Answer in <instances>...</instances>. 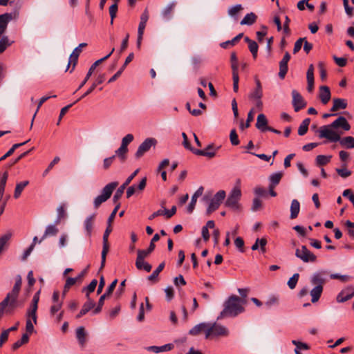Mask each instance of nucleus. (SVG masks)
Here are the masks:
<instances>
[{
    "mask_svg": "<svg viewBox=\"0 0 354 354\" xmlns=\"http://www.w3.org/2000/svg\"><path fill=\"white\" fill-rule=\"evenodd\" d=\"M342 128L344 131H349L351 126L346 118L338 117L331 124L321 127L318 131L319 138H326L330 142H336L340 140V134L336 132L334 129Z\"/></svg>",
    "mask_w": 354,
    "mask_h": 354,
    "instance_id": "nucleus-1",
    "label": "nucleus"
},
{
    "mask_svg": "<svg viewBox=\"0 0 354 354\" xmlns=\"http://www.w3.org/2000/svg\"><path fill=\"white\" fill-rule=\"evenodd\" d=\"M246 304L245 299H241L236 295H231L224 304V308L218 319L225 316L236 317L244 311L243 306Z\"/></svg>",
    "mask_w": 354,
    "mask_h": 354,
    "instance_id": "nucleus-2",
    "label": "nucleus"
},
{
    "mask_svg": "<svg viewBox=\"0 0 354 354\" xmlns=\"http://www.w3.org/2000/svg\"><path fill=\"white\" fill-rule=\"evenodd\" d=\"M230 331L227 328L216 322L209 323L205 339H211L218 337H227Z\"/></svg>",
    "mask_w": 354,
    "mask_h": 354,
    "instance_id": "nucleus-3",
    "label": "nucleus"
},
{
    "mask_svg": "<svg viewBox=\"0 0 354 354\" xmlns=\"http://www.w3.org/2000/svg\"><path fill=\"white\" fill-rule=\"evenodd\" d=\"M118 185V182H111L108 183L102 189L101 194L94 199L93 205L95 208H98L102 203L106 201L111 197L113 190Z\"/></svg>",
    "mask_w": 354,
    "mask_h": 354,
    "instance_id": "nucleus-4",
    "label": "nucleus"
},
{
    "mask_svg": "<svg viewBox=\"0 0 354 354\" xmlns=\"http://www.w3.org/2000/svg\"><path fill=\"white\" fill-rule=\"evenodd\" d=\"M241 197V191L239 185H236L230 192L226 201L225 206L233 209L239 207V201Z\"/></svg>",
    "mask_w": 354,
    "mask_h": 354,
    "instance_id": "nucleus-5",
    "label": "nucleus"
},
{
    "mask_svg": "<svg viewBox=\"0 0 354 354\" xmlns=\"http://www.w3.org/2000/svg\"><path fill=\"white\" fill-rule=\"evenodd\" d=\"M21 277L18 275L16 278L15 283L10 292L8 293L6 298L3 300H6L10 304V306L12 308L17 307V299L21 286Z\"/></svg>",
    "mask_w": 354,
    "mask_h": 354,
    "instance_id": "nucleus-6",
    "label": "nucleus"
},
{
    "mask_svg": "<svg viewBox=\"0 0 354 354\" xmlns=\"http://www.w3.org/2000/svg\"><path fill=\"white\" fill-rule=\"evenodd\" d=\"M295 256L304 263H314L317 261L316 255L311 252L306 245H302L301 248L296 249Z\"/></svg>",
    "mask_w": 354,
    "mask_h": 354,
    "instance_id": "nucleus-7",
    "label": "nucleus"
},
{
    "mask_svg": "<svg viewBox=\"0 0 354 354\" xmlns=\"http://www.w3.org/2000/svg\"><path fill=\"white\" fill-rule=\"evenodd\" d=\"M226 196V193L224 190L218 191L212 198L209 206L207 209V214L210 215L212 212L216 211L222 203Z\"/></svg>",
    "mask_w": 354,
    "mask_h": 354,
    "instance_id": "nucleus-8",
    "label": "nucleus"
},
{
    "mask_svg": "<svg viewBox=\"0 0 354 354\" xmlns=\"http://www.w3.org/2000/svg\"><path fill=\"white\" fill-rule=\"evenodd\" d=\"M117 283L118 279H115L114 281H113L112 283L106 289V292L100 297L97 307L94 308V310L92 312L93 315L98 314L101 312L102 306L104 305V300L112 294Z\"/></svg>",
    "mask_w": 354,
    "mask_h": 354,
    "instance_id": "nucleus-9",
    "label": "nucleus"
},
{
    "mask_svg": "<svg viewBox=\"0 0 354 354\" xmlns=\"http://www.w3.org/2000/svg\"><path fill=\"white\" fill-rule=\"evenodd\" d=\"M112 231V227L111 224H108V226L103 234V246L101 256V267L100 268H103L105 266L106 262V257L109 250V244L108 242V239L110 233Z\"/></svg>",
    "mask_w": 354,
    "mask_h": 354,
    "instance_id": "nucleus-10",
    "label": "nucleus"
},
{
    "mask_svg": "<svg viewBox=\"0 0 354 354\" xmlns=\"http://www.w3.org/2000/svg\"><path fill=\"white\" fill-rule=\"evenodd\" d=\"M157 143V140L153 138L145 139L138 147L135 156L136 158H141L146 152H147L151 147H154Z\"/></svg>",
    "mask_w": 354,
    "mask_h": 354,
    "instance_id": "nucleus-11",
    "label": "nucleus"
},
{
    "mask_svg": "<svg viewBox=\"0 0 354 354\" xmlns=\"http://www.w3.org/2000/svg\"><path fill=\"white\" fill-rule=\"evenodd\" d=\"M139 172V169H137L135 170L125 180V182L117 189L115 192L113 201L115 203L118 202V201L122 197L125 188L130 184L132 180L136 177V176Z\"/></svg>",
    "mask_w": 354,
    "mask_h": 354,
    "instance_id": "nucleus-12",
    "label": "nucleus"
},
{
    "mask_svg": "<svg viewBox=\"0 0 354 354\" xmlns=\"http://www.w3.org/2000/svg\"><path fill=\"white\" fill-rule=\"evenodd\" d=\"M327 274L328 272L324 270L315 272L310 277V283L315 286H321L324 288V286L326 283V275Z\"/></svg>",
    "mask_w": 354,
    "mask_h": 354,
    "instance_id": "nucleus-13",
    "label": "nucleus"
},
{
    "mask_svg": "<svg viewBox=\"0 0 354 354\" xmlns=\"http://www.w3.org/2000/svg\"><path fill=\"white\" fill-rule=\"evenodd\" d=\"M39 293L40 291L39 290L35 294L32 300L31 305L26 313V315L28 317H32V319L35 324H37V310L38 308V302L39 300Z\"/></svg>",
    "mask_w": 354,
    "mask_h": 354,
    "instance_id": "nucleus-14",
    "label": "nucleus"
},
{
    "mask_svg": "<svg viewBox=\"0 0 354 354\" xmlns=\"http://www.w3.org/2000/svg\"><path fill=\"white\" fill-rule=\"evenodd\" d=\"M115 50V48H113L112 50H111V52L106 55L105 57L95 61L92 65L90 67L84 80L82 82V83L80 84L79 86V89L82 88L85 84L87 82V81L89 80V78L91 77L93 72L94 71V70L95 69V68L100 64H101L102 62L105 61L106 59H107L114 52Z\"/></svg>",
    "mask_w": 354,
    "mask_h": 354,
    "instance_id": "nucleus-15",
    "label": "nucleus"
},
{
    "mask_svg": "<svg viewBox=\"0 0 354 354\" xmlns=\"http://www.w3.org/2000/svg\"><path fill=\"white\" fill-rule=\"evenodd\" d=\"M354 297V286H348L344 288L337 296L338 303H344Z\"/></svg>",
    "mask_w": 354,
    "mask_h": 354,
    "instance_id": "nucleus-16",
    "label": "nucleus"
},
{
    "mask_svg": "<svg viewBox=\"0 0 354 354\" xmlns=\"http://www.w3.org/2000/svg\"><path fill=\"white\" fill-rule=\"evenodd\" d=\"M292 105L296 112L299 111L306 106L302 96L295 90L292 91Z\"/></svg>",
    "mask_w": 354,
    "mask_h": 354,
    "instance_id": "nucleus-17",
    "label": "nucleus"
},
{
    "mask_svg": "<svg viewBox=\"0 0 354 354\" xmlns=\"http://www.w3.org/2000/svg\"><path fill=\"white\" fill-rule=\"evenodd\" d=\"M155 245H153L152 243H150L149 248L147 250H138L137 259L136 261V268H140V261L144 260L146 257H147L155 249Z\"/></svg>",
    "mask_w": 354,
    "mask_h": 354,
    "instance_id": "nucleus-18",
    "label": "nucleus"
},
{
    "mask_svg": "<svg viewBox=\"0 0 354 354\" xmlns=\"http://www.w3.org/2000/svg\"><path fill=\"white\" fill-rule=\"evenodd\" d=\"M290 59V55L288 52H286L283 59L279 62V77L283 79L288 72V62Z\"/></svg>",
    "mask_w": 354,
    "mask_h": 354,
    "instance_id": "nucleus-19",
    "label": "nucleus"
},
{
    "mask_svg": "<svg viewBox=\"0 0 354 354\" xmlns=\"http://www.w3.org/2000/svg\"><path fill=\"white\" fill-rule=\"evenodd\" d=\"M194 153L198 156H203L212 158L216 155V149L213 144L209 145L205 149L200 150L196 149L194 151Z\"/></svg>",
    "mask_w": 354,
    "mask_h": 354,
    "instance_id": "nucleus-20",
    "label": "nucleus"
},
{
    "mask_svg": "<svg viewBox=\"0 0 354 354\" xmlns=\"http://www.w3.org/2000/svg\"><path fill=\"white\" fill-rule=\"evenodd\" d=\"M208 325L209 322L200 323L194 326L192 329H190L189 331V334L192 336H196L201 334V333H204L205 336L207 333Z\"/></svg>",
    "mask_w": 354,
    "mask_h": 354,
    "instance_id": "nucleus-21",
    "label": "nucleus"
},
{
    "mask_svg": "<svg viewBox=\"0 0 354 354\" xmlns=\"http://www.w3.org/2000/svg\"><path fill=\"white\" fill-rule=\"evenodd\" d=\"M319 97L323 104H326L330 101L331 93L328 86H321L319 87Z\"/></svg>",
    "mask_w": 354,
    "mask_h": 354,
    "instance_id": "nucleus-22",
    "label": "nucleus"
},
{
    "mask_svg": "<svg viewBox=\"0 0 354 354\" xmlns=\"http://www.w3.org/2000/svg\"><path fill=\"white\" fill-rule=\"evenodd\" d=\"M95 301L92 300L90 297L87 298V301L84 304L80 313L76 315V319H80V317L86 315L91 309H93L95 307Z\"/></svg>",
    "mask_w": 354,
    "mask_h": 354,
    "instance_id": "nucleus-23",
    "label": "nucleus"
},
{
    "mask_svg": "<svg viewBox=\"0 0 354 354\" xmlns=\"http://www.w3.org/2000/svg\"><path fill=\"white\" fill-rule=\"evenodd\" d=\"M255 83H256L255 88L253 91H252L250 92V93L249 94V98L251 100L261 99V97L263 96L262 86H261V84L259 80L256 79Z\"/></svg>",
    "mask_w": 354,
    "mask_h": 354,
    "instance_id": "nucleus-24",
    "label": "nucleus"
},
{
    "mask_svg": "<svg viewBox=\"0 0 354 354\" xmlns=\"http://www.w3.org/2000/svg\"><path fill=\"white\" fill-rule=\"evenodd\" d=\"M268 120L266 115L263 113L259 114L257 118L256 127L261 131V132H265L267 131L268 126Z\"/></svg>",
    "mask_w": 354,
    "mask_h": 354,
    "instance_id": "nucleus-25",
    "label": "nucleus"
},
{
    "mask_svg": "<svg viewBox=\"0 0 354 354\" xmlns=\"http://www.w3.org/2000/svg\"><path fill=\"white\" fill-rule=\"evenodd\" d=\"M203 187L202 186L200 187L192 196L191 202L187 207V212L189 213H192L194 209L197 198L203 195Z\"/></svg>",
    "mask_w": 354,
    "mask_h": 354,
    "instance_id": "nucleus-26",
    "label": "nucleus"
},
{
    "mask_svg": "<svg viewBox=\"0 0 354 354\" xmlns=\"http://www.w3.org/2000/svg\"><path fill=\"white\" fill-rule=\"evenodd\" d=\"M95 219V214H92V215L88 216L84 222V229L86 232V235L88 236H91Z\"/></svg>",
    "mask_w": 354,
    "mask_h": 354,
    "instance_id": "nucleus-27",
    "label": "nucleus"
},
{
    "mask_svg": "<svg viewBox=\"0 0 354 354\" xmlns=\"http://www.w3.org/2000/svg\"><path fill=\"white\" fill-rule=\"evenodd\" d=\"M333 104L330 109V111L336 112L340 109H344L347 106L346 100L341 98H334L333 99Z\"/></svg>",
    "mask_w": 354,
    "mask_h": 354,
    "instance_id": "nucleus-28",
    "label": "nucleus"
},
{
    "mask_svg": "<svg viewBox=\"0 0 354 354\" xmlns=\"http://www.w3.org/2000/svg\"><path fill=\"white\" fill-rule=\"evenodd\" d=\"M176 7L175 2L169 3L161 12L162 17L165 20H169L171 17V15Z\"/></svg>",
    "mask_w": 354,
    "mask_h": 354,
    "instance_id": "nucleus-29",
    "label": "nucleus"
},
{
    "mask_svg": "<svg viewBox=\"0 0 354 354\" xmlns=\"http://www.w3.org/2000/svg\"><path fill=\"white\" fill-rule=\"evenodd\" d=\"M86 335L84 327L80 326L76 329V337L82 346H84L86 342Z\"/></svg>",
    "mask_w": 354,
    "mask_h": 354,
    "instance_id": "nucleus-30",
    "label": "nucleus"
},
{
    "mask_svg": "<svg viewBox=\"0 0 354 354\" xmlns=\"http://www.w3.org/2000/svg\"><path fill=\"white\" fill-rule=\"evenodd\" d=\"M324 288L321 286H315L310 291V295L311 296V301L313 303H316L319 301Z\"/></svg>",
    "mask_w": 354,
    "mask_h": 354,
    "instance_id": "nucleus-31",
    "label": "nucleus"
},
{
    "mask_svg": "<svg viewBox=\"0 0 354 354\" xmlns=\"http://www.w3.org/2000/svg\"><path fill=\"white\" fill-rule=\"evenodd\" d=\"M28 184H29L28 180H24V181H21L20 183H17L16 187L15 188L13 197L15 199L19 198L20 197L22 192L24 191L25 187L28 185Z\"/></svg>",
    "mask_w": 354,
    "mask_h": 354,
    "instance_id": "nucleus-32",
    "label": "nucleus"
},
{
    "mask_svg": "<svg viewBox=\"0 0 354 354\" xmlns=\"http://www.w3.org/2000/svg\"><path fill=\"white\" fill-rule=\"evenodd\" d=\"M300 210V204L297 199H293L290 205V218L294 219L297 217Z\"/></svg>",
    "mask_w": 354,
    "mask_h": 354,
    "instance_id": "nucleus-33",
    "label": "nucleus"
},
{
    "mask_svg": "<svg viewBox=\"0 0 354 354\" xmlns=\"http://www.w3.org/2000/svg\"><path fill=\"white\" fill-rule=\"evenodd\" d=\"M10 19L9 14L0 15V36L5 32Z\"/></svg>",
    "mask_w": 354,
    "mask_h": 354,
    "instance_id": "nucleus-34",
    "label": "nucleus"
},
{
    "mask_svg": "<svg viewBox=\"0 0 354 354\" xmlns=\"http://www.w3.org/2000/svg\"><path fill=\"white\" fill-rule=\"evenodd\" d=\"M257 19V16L254 12L247 14L241 21V25L251 26L254 24Z\"/></svg>",
    "mask_w": 354,
    "mask_h": 354,
    "instance_id": "nucleus-35",
    "label": "nucleus"
},
{
    "mask_svg": "<svg viewBox=\"0 0 354 354\" xmlns=\"http://www.w3.org/2000/svg\"><path fill=\"white\" fill-rule=\"evenodd\" d=\"M58 229L55 225H49L46 227L45 232L39 243H41L48 236H55L57 234Z\"/></svg>",
    "mask_w": 354,
    "mask_h": 354,
    "instance_id": "nucleus-36",
    "label": "nucleus"
},
{
    "mask_svg": "<svg viewBox=\"0 0 354 354\" xmlns=\"http://www.w3.org/2000/svg\"><path fill=\"white\" fill-rule=\"evenodd\" d=\"M342 147L347 149L354 148V138L352 136H346L338 140Z\"/></svg>",
    "mask_w": 354,
    "mask_h": 354,
    "instance_id": "nucleus-37",
    "label": "nucleus"
},
{
    "mask_svg": "<svg viewBox=\"0 0 354 354\" xmlns=\"http://www.w3.org/2000/svg\"><path fill=\"white\" fill-rule=\"evenodd\" d=\"M97 279H94L91 281V283L86 287L83 288L82 292H86V298L90 297L89 294L93 292L95 290V289L97 286Z\"/></svg>",
    "mask_w": 354,
    "mask_h": 354,
    "instance_id": "nucleus-38",
    "label": "nucleus"
},
{
    "mask_svg": "<svg viewBox=\"0 0 354 354\" xmlns=\"http://www.w3.org/2000/svg\"><path fill=\"white\" fill-rule=\"evenodd\" d=\"M292 343L296 346L295 349V354H301L300 352L301 350H308L310 348L309 346L306 343L297 340H292Z\"/></svg>",
    "mask_w": 354,
    "mask_h": 354,
    "instance_id": "nucleus-39",
    "label": "nucleus"
},
{
    "mask_svg": "<svg viewBox=\"0 0 354 354\" xmlns=\"http://www.w3.org/2000/svg\"><path fill=\"white\" fill-rule=\"evenodd\" d=\"M29 140H27L26 142H21V143H17L12 145V147L7 151L6 153H5L3 156L0 158V161H3L5 159H6L8 157L10 156L15 151V149L19 148L21 146L24 145L26 144Z\"/></svg>",
    "mask_w": 354,
    "mask_h": 354,
    "instance_id": "nucleus-40",
    "label": "nucleus"
},
{
    "mask_svg": "<svg viewBox=\"0 0 354 354\" xmlns=\"http://www.w3.org/2000/svg\"><path fill=\"white\" fill-rule=\"evenodd\" d=\"M331 158V156L318 155L316 157V164L318 166L326 165L330 161Z\"/></svg>",
    "mask_w": 354,
    "mask_h": 354,
    "instance_id": "nucleus-41",
    "label": "nucleus"
},
{
    "mask_svg": "<svg viewBox=\"0 0 354 354\" xmlns=\"http://www.w3.org/2000/svg\"><path fill=\"white\" fill-rule=\"evenodd\" d=\"M128 152V147L121 145L116 151L115 156L121 160L122 162H124L127 158V153Z\"/></svg>",
    "mask_w": 354,
    "mask_h": 354,
    "instance_id": "nucleus-42",
    "label": "nucleus"
},
{
    "mask_svg": "<svg viewBox=\"0 0 354 354\" xmlns=\"http://www.w3.org/2000/svg\"><path fill=\"white\" fill-rule=\"evenodd\" d=\"M165 266V262H162L158 268L148 277V280L149 281H156L158 278L160 272L164 269Z\"/></svg>",
    "mask_w": 354,
    "mask_h": 354,
    "instance_id": "nucleus-43",
    "label": "nucleus"
},
{
    "mask_svg": "<svg viewBox=\"0 0 354 354\" xmlns=\"http://www.w3.org/2000/svg\"><path fill=\"white\" fill-rule=\"evenodd\" d=\"M231 68L232 73H238V59L236 53L233 52L230 56Z\"/></svg>",
    "mask_w": 354,
    "mask_h": 354,
    "instance_id": "nucleus-44",
    "label": "nucleus"
},
{
    "mask_svg": "<svg viewBox=\"0 0 354 354\" xmlns=\"http://www.w3.org/2000/svg\"><path fill=\"white\" fill-rule=\"evenodd\" d=\"M8 178V171H6L5 172H3L2 174L1 180H0V195H1V196H2L3 194Z\"/></svg>",
    "mask_w": 354,
    "mask_h": 354,
    "instance_id": "nucleus-45",
    "label": "nucleus"
},
{
    "mask_svg": "<svg viewBox=\"0 0 354 354\" xmlns=\"http://www.w3.org/2000/svg\"><path fill=\"white\" fill-rule=\"evenodd\" d=\"M12 42L10 41L9 39L6 36H3L0 39V53H2L5 50L11 45Z\"/></svg>",
    "mask_w": 354,
    "mask_h": 354,
    "instance_id": "nucleus-46",
    "label": "nucleus"
},
{
    "mask_svg": "<svg viewBox=\"0 0 354 354\" xmlns=\"http://www.w3.org/2000/svg\"><path fill=\"white\" fill-rule=\"evenodd\" d=\"M77 281V279L68 277L66 279V283L64 285L63 297L65 296L66 293L68 291L69 288L73 286Z\"/></svg>",
    "mask_w": 354,
    "mask_h": 354,
    "instance_id": "nucleus-47",
    "label": "nucleus"
},
{
    "mask_svg": "<svg viewBox=\"0 0 354 354\" xmlns=\"http://www.w3.org/2000/svg\"><path fill=\"white\" fill-rule=\"evenodd\" d=\"M281 178H282V174L280 172L272 174L270 176V185H274V186L277 185L279 183Z\"/></svg>",
    "mask_w": 354,
    "mask_h": 354,
    "instance_id": "nucleus-48",
    "label": "nucleus"
},
{
    "mask_svg": "<svg viewBox=\"0 0 354 354\" xmlns=\"http://www.w3.org/2000/svg\"><path fill=\"white\" fill-rule=\"evenodd\" d=\"M243 36V33H240L237 36H236L234 38H233L232 40L227 41L225 42H223L221 44V47L225 48L229 44H231L232 46L235 45Z\"/></svg>",
    "mask_w": 354,
    "mask_h": 354,
    "instance_id": "nucleus-49",
    "label": "nucleus"
},
{
    "mask_svg": "<svg viewBox=\"0 0 354 354\" xmlns=\"http://www.w3.org/2000/svg\"><path fill=\"white\" fill-rule=\"evenodd\" d=\"M330 277L332 279H339L342 282H347L352 279V277L349 275H342L339 274H331Z\"/></svg>",
    "mask_w": 354,
    "mask_h": 354,
    "instance_id": "nucleus-50",
    "label": "nucleus"
},
{
    "mask_svg": "<svg viewBox=\"0 0 354 354\" xmlns=\"http://www.w3.org/2000/svg\"><path fill=\"white\" fill-rule=\"evenodd\" d=\"M299 278V274L298 273H295L289 279L288 286L290 289H294L296 287Z\"/></svg>",
    "mask_w": 354,
    "mask_h": 354,
    "instance_id": "nucleus-51",
    "label": "nucleus"
},
{
    "mask_svg": "<svg viewBox=\"0 0 354 354\" xmlns=\"http://www.w3.org/2000/svg\"><path fill=\"white\" fill-rule=\"evenodd\" d=\"M248 48L252 55L253 58L256 59L257 57V53L259 49L257 43L255 41L250 42V44L248 45Z\"/></svg>",
    "mask_w": 354,
    "mask_h": 354,
    "instance_id": "nucleus-52",
    "label": "nucleus"
},
{
    "mask_svg": "<svg viewBox=\"0 0 354 354\" xmlns=\"http://www.w3.org/2000/svg\"><path fill=\"white\" fill-rule=\"evenodd\" d=\"M118 8V6L117 1L115 3H113V5H111L109 8V15L111 17V24H113V19L116 17Z\"/></svg>",
    "mask_w": 354,
    "mask_h": 354,
    "instance_id": "nucleus-53",
    "label": "nucleus"
},
{
    "mask_svg": "<svg viewBox=\"0 0 354 354\" xmlns=\"http://www.w3.org/2000/svg\"><path fill=\"white\" fill-rule=\"evenodd\" d=\"M57 218L55 221V224H58L60 222V220L64 217L65 216V207H64V205H59L57 209Z\"/></svg>",
    "mask_w": 354,
    "mask_h": 354,
    "instance_id": "nucleus-54",
    "label": "nucleus"
},
{
    "mask_svg": "<svg viewBox=\"0 0 354 354\" xmlns=\"http://www.w3.org/2000/svg\"><path fill=\"white\" fill-rule=\"evenodd\" d=\"M254 120V109H252L248 113L247 120L245 124H241V128H248L250 126V122Z\"/></svg>",
    "mask_w": 354,
    "mask_h": 354,
    "instance_id": "nucleus-55",
    "label": "nucleus"
},
{
    "mask_svg": "<svg viewBox=\"0 0 354 354\" xmlns=\"http://www.w3.org/2000/svg\"><path fill=\"white\" fill-rule=\"evenodd\" d=\"M182 136L183 138V145L184 147L187 149L190 150L192 153H194V151L196 150V149H194L191 146V144L188 140V138H187L186 133L183 132L182 133Z\"/></svg>",
    "mask_w": 354,
    "mask_h": 354,
    "instance_id": "nucleus-56",
    "label": "nucleus"
},
{
    "mask_svg": "<svg viewBox=\"0 0 354 354\" xmlns=\"http://www.w3.org/2000/svg\"><path fill=\"white\" fill-rule=\"evenodd\" d=\"M115 158V155H113L111 157L106 158L105 159H104L103 169L104 170H107L110 167V166L112 165Z\"/></svg>",
    "mask_w": 354,
    "mask_h": 354,
    "instance_id": "nucleus-57",
    "label": "nucleus"
},
{
    "mask_svg": "<svg viewBox=\"0 0 354 354\" xmlns=\"http://www.w3.org/2000/svg\"><path fill=\"white\" fill-rule=\"evenodd\" d=\"M304 40H305V37L299 38L295 41V45H294V48H293L294 54H296L301 50Z\"/></svg>",
    "mask_w": 354,
    "mask_h": 354,
    "instance_id": "nucleus-58",
    "label": "nucleus"
},
{
    "mask_svg": "<svg viewBox=\"0 0 354 354\" xmlns=\"http://www.w3.org/2000/svg\"><path fill=\"white\" fill-rule=\"evenodd\" d=\"M133 140V136L131 133H129L122 139L121 145L127 147L128 145L130 144Z\"/></svg>",
    "mask_w": 354,
    "mask_h": 354,
    "instance_id": "nucleus-59",
    "label": "nucleus"
},
{
    "mask_svg": "<svg viewBox=\"0 0 354 354\" xmlns=\"http://www.w3.org/2000/svg\"><path fill=\"white\" fill-rule=\"evenodd\" d=\"M235 246L240 250V252H244V241L241 237H236L234 240Z\"/></svg>",
    "mask_w": 354,
    "mask_h": 354,
    "instance_id": "nucleus-60",
    "label": "nucleus"
},
{
    "mask_svg": "<svg viewBox=\"0 0 354 354\" xmlns=\"http://www.w3.org/2000/svg\"><path fill=\"white\" fill-rule=\"evenodd\" d=\"M336 172L342 178H347L351 175V171L345 168H337Z\"/></svg>",
    "mask_w": 354,
    "mask_h": 354,
    "instance_id": "nucleus-61",
    "label": "nucleus"
},
{
    "mask_svg": "<svg viewBox=\"0 0 354 354\" xmlns=\"http://www.w3.org/2000/svg\"><path fill=\"white\" fill-rule=\"evenodd\" d=\"M230 141L232 145H237L239 144L238 136L234 129L232 130L230 135Z\"/></svg>",
    "mask_w": 354,
    "mask_h": 354,
    "instance_id": "nucleus-62",
    "label": "nucleus"
},
{
    "mask_svg": "<svg viewBox=\"0 0 354 354\" xmlns=\"http://www.w3.org/2000/svg\"><path fill=\"white\" fill-rule=\"evenodd\" d=\"M242 9V6L241 4H237L232 8H230L228 10V14L230 16H234L236 15Z\"/></svg>",
    "mask_w": 354,
    "mask_h": 354,
    "instance_id": "nucleus-63",
    "label": "nucleus"
},
{
    "mask_svg": "<svg viewBox=\"0 0 354 354\" xmlns=\"http://www.w3.org/2000/svg\"><path fill=\"white\" fill-rule=\"evenodd\" d=\"M342 195L344 197H347L354 206V195L351 189H345Z\"/></svg>",
    "mask_w": 354,
    "mask_h": 354,
    "instance_id": "nucleus-64",
    "label": "nucleus"
}]
</instances>
